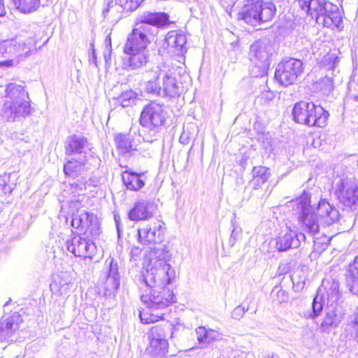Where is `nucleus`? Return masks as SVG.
I'll return each mask as SVG.
<instances>
[{
    "mask_svg": "<svg viewBox=\"0 0 358 358\" xmlns=\"http://www.w3.org/2000/svg\"><path fill=\"white\" fill-rule=\"evenodd\" d=\"M150 255L148 268L142 276L141 285L144 292L141 300L148 308L139 311L141 321L144 324L162 319L164 313L157 312L164 310L174 301L173 292L165 287L176 278L175 269L168 263L171 256L168 247L157 248Z\"/></svg>",
    "mask_w": 358,
    "mask_h": 358,
    "instance_id": "nucleus-1",
    "label": "nucleus"
},
{
    "mask_svg": "<svg viewBox=\"0 0 358 358\" xmlns=\"http://www.w3.org/2000/svg\"><path fill=\"white\" fill-rule=\"evenodd\" d=\"M169 15L165 13L145 12L138 17L124 45L122 68L138 71L147 65L150 53L148 45L157 35L159 29L169 24Z\"/></svg>",
    "mask_w": 358,
    "mask_h": 358,
    "instance_id": "nucleus-2",
    "label": "nucleus"
},
{
    "mask_svg": "<svg viewBox=\"0 0 358 358\" xmlns=\"http://www.w3.org/2000/svg\"><path fill=\"white\" fill-rule=\"evenodd\" d=\"M6 101L1 109V117L7 122H20L31 114L30 100L24 87L9 83L6 89Z\"/></svg>",
    "mask_w": 358,
    "mask_h": 358,
    "instance_id": "nucleus-3",
    "label": "nucleus"
},
{
    "mask_svg": "<svg viewBox=\"0 0 358 358\" xmlns=\"http://www.w3.org/2000/svg\"><path fill=\"white\" fill-rule=\"evenodd\" d=\"M36 41L32 38L20 40L17 38L0 42V57L6 58L0 62V67L10 68L25 61L34 50Z\"/></svg>",
    "mask_w": 358,
    "mask_h": 358,
    "instance_id": "nucleus-4",
    "label": "nucleus"
},
{
    "mask_svg": "<svg viewBox=\"0 0 358 358\" xmlns=\"http://www.w3.org/2000/svg\"><path fill=\"white\" fill-rule=\"evenodd\" d=\"M276 13L275 4L262 0H245L238 13V20L252 27L271 21Z\"/></svg>",
    "mask_w": 358,
    "mask_h": 358,
    "instance_id": "nucleus-5",
    "label": "nucleus"
},
{
    "mask_svg": "<svg viewBox=\"0 0 358 358\" xmlns=\"http://www.w3.org/2000/svg\"><path fill=\"white\" fill-rule=\"evenodd\" d=\"M166 119V112L163 105L155 101L146 104L141 113L140 124L148 130L143 140L152 143L157 140L159 134Z\"/></svg>",
    "mask_w": 358,
    "mask_h": 358,
    "instance_id": "nucleus-6",
    "label": "nucleus"
},
{
    "mask_svg": "<svg viewBox=\"0 0 358 358\" xmlns=\"http://www.w3.org/2000/svg\"><path fill=\"white\" fill-rule=\"evenodd\" d=\"M292 115L296 123L309 127H324L327 124L329 114L320 105L301 101L294 104Z\"/></svg>",
    "mask_w": 358,
    "mask_h": 358,
    "instance_id": "nucleus-7",
    "label": "nucleus"
},
{
    "mask_svg": "<svg viewBox=\"0 0 358 358\" xmlns=\"http://www.w3.org/2000/svg\"><path fill=\"white\" fill-rule=\"evenodd\" d=\"M293 210L299 214L298 221L300 227L303 232L311 236H315L319 233L321 225L320 219L314 212L313 207L310 204V195L304 192L299 198L293 201Z\"/></svg>",
    "mask_w": 358,
    "mask_h": 358,
    "instance_id": "nucleus-8",
    "label": "nucleus"
},
{
    "mask_svg": "<svg viewBox=\"0 0 358 358\" xmlns=\"http://www.w3.org/2000/svg\"><path fill=\"white\" fill-rule=\"evenodd\" d=\"M153 73L154 79L149 80L145 84V89L148 93L169 98L179 96L180 87L174 77L169 76L159 66H156Z\"/></svg>",
    "mask_w": 358,
    "mask_h": 358,
    "instance_id": "nucleus-9",
    "label": "nucleus"
},
{
    "mask_svg": "<svg viewBox=\"0 0 358 358\" xmlns=\"http://www.w3.org/2000/svg\"><path fill=\"white\" fill-rule=\"evenodd\" d=\"M273 52L272 43L266 38L255 41L250 48L248 57L255 64L252 70L253 76H263L270 66V57Z\"/></svg>",
    "mask_w": 358,
    "mask_h": 358,
    "instance_id": "nucleus-10",
    "label": "nucleus"
},
{
    "mask_svg": "<svg viewBox=\"0 0 358 358\" xmlns=\"http://www.w3.org/2000/svg\"><path fill=\"white\" fill-rule=\"evenodd\" d=\"M303 71L301 60L292 57L283 59L278 64L275 77L282 86L294 84Z\"/></svg>",
    "mask_w": 358,
    "mask_h": 358,
    "instance_id": "nucleus-11",
    "label": "nucleus"
},
{
    "mask_svg": "<svg viewBox=\"0 0 358 358\" xmlns=\"http://www.w3.org/2000/svg\"><path fill=\"white\" fill-rule=\"evenodd\" d=\"M335 194L344 206L355 210L358 207V187L347 178H341L336 184Z\"/></svg>",
    "mask_w": 358,
    "mask_h": 358,
    "instance_id": "nucleus-12",
    "label": "nucleus"
},
{
    "mask_svg": "<svg viewBox=\"0 0 358 358\" xmlns=\"http://www.w3.org/2000/svg\"><path fill=\"white\" fill-rule=\"evenodd\" d=\"M164 223L157 219L142 223L138 229L139 243L145 245L160 243L164 237Z\"/></svg>",
    "mask_w": 358,
    "mask_h": 358,
    "instance_id": "nucleus-13",
    "label": "nucleus"
},
{
    "mask_svg": "<svg viewBox=\"0 0 358 358\" xmlns=\"http://www.w3.org/2000/svg\"><path fill=\"white\" fill-rule=\"evenodd\" d=\"M66 247L76 257L83 258L92 259L96 250V245L93 243L79 234H74L66 241Z\"/></svg>",
    "mask_w": 358,
    "mask_h": 358,
    "instance_id": "nucleus-14",
    "label": "nucleus"
},
{
    "mask_svg": "<svg viewBox=\"0 0 358 358\" xmlns=\"http://www.w3.org/2000/svg\"><path fill=\"white\" fill-rule=\"evenodd\" d=\"M22 320L17 313H13L6 319L0 322V342H13L17 341L20 325Z\"/></svg>",
    "mask_w": 358,
    "mask_h": 358,
    "instance_id": "nucleus-15",
    "label": "nucleus"
},
{
    "mask_svg": "<svg viewBox=\"0 0 358 358\" xmlns=\"http://www.w3.org/2000/svg\"><path fill=\"white\" fill-rule=\"evenodd\" d=\"M90 150L87 139L85 137L72 135L66 139L65 153L69 156L78 155V157H83L84 155L88 157L87 154H89L94 162L96 163L98 160L90 155Z\"/></svg>",
    "mask_w": 358,
    "mask_h": 358,
    "instance_id": "nucleus-16",
    "label": "nucleus"
},
{
    "mask_svg": "<svg viewBox=\"0 0 358 358\" xmlns=\"http://www.w3.org/2000/svg\"><path fill=\"white\" fill-rule=\"evenodd\" d=\"M108 262L107 275L103 284L104 296L106 297H115L120 287V277L118 272V265L113 259L106 260Z\"/></svg>",
    "mask_w": 358,
    "mask_h": 358,
    "instance_id": "nucleus-17",
    "label": "nucleus"
},
{
    "mask_svg": "<svg viewBox=\"0 0 358 358\" xmlns=\"http://www.w3.org/2000/svg\"><path fill=\"white\" fill-rule=\"evenodd\" d=\"M322 227H326L336 223L341 215L338 210L326 199H321L316 207Z\"/></svg>",
    "mask_w": 358,
    "mask_h": 358,
    "instance_id": "nucleus-18",
    "label": "nucleus"
},
{
    "mask_svg": "<svg viewBox=\"0 0 358 358\" xmlns=\"http://www.w3.org/2000/svg\"><path fill=\"white\" fill-rule=\"evenodd\" d=\"M323 17V24L328 28L340 29L342 24L341 13L337 5L324 0L320 17Z\"/></svg>",
    "mask_w": 358,
    "mask_h": 358,
    "instance_id": "nucleus-19",
    "label": "nucleus"
},
{
    "mask_svg": "<svg viewBox=\"0 0 358 358\" xmlns=\"http://www.w3.org/2000/svg\"><path fill=\"white\" fill-rule=\"evenodd\" d=\"M157 206L150 200H140L135 203L129 213V218L132 221L146 220L156 213Z\"/></svg>",
    "mask_w": 358,
    "mask_h": 358,
    "instance_id": "nucleus-20",
    "label": "nucleus"
},
{
    "mask_svg": "<svg viewBox=\"0 0 358 358\" xmlns=\"http://www.w3.org/2000/svg\"><path fill=\"white\" fill-rule=\"evenodd\" d=\"M343 318V313L341 308L337 306L331 304L325 310V315L321 322L320 329L322 332H330L336 329Z\"/></svg>",
    "mask_w": 358,
    "mask_h": 358,
    "instance_id": "nucleus-21",
    "label": "nucleus"
},
{
    "mask_svg": "<svg viewBox=\"0 0 358 358\" xmlns=\"http://www.w3.org/2000/svg\"><path fill=\"white\" fill-rule=\"evenodd\" d=\"M305 239L306 236L303 233L298 234L290 230L275 239V247L278 252L287 251L289 249L299 248L301 240Z\"/></svg>",
    "mask_w": 358,
    "mask_h": 358,
    "instance_id": "nucleus-22",
    "label": "nucleus"
},
{
    "mask_svg": "<svg viewBox=\"0 0 358 358\" xmlns=\"http://www.w3.org/2000/svg\"><path fill=\"white\" fill-rule=\"evenodd\" d=\"M165 43L171 48V51L178 56H183L187 52V38L182 33L169 31L165 37Z\"/></svg>",
    "mask_w": 358,
    "mask_h": 358,
    "instance_id": "nucleus-23",
    "label": "nucleus"
},
{
    "mask_svg": "<svg viewBox=\"0 0 358 358\" xmlns=\"http://www.w3.org/2000/svg\"><path fill=\"white\" fill-rule=\"evenodd\" d=\"M88 160L87 156L85 155L83 157L71 158L64 165V174L73 178H77L84 171L85 166L87 164Z\"/></svg>",
    "mask_w": 358,
    "mask_h": 358,
    "instance_id": "nucleus-24",
    "label": "nucleus"
},
{
    "mask_svg": "<svg viewBox=\"0 0 358 358\" xmlns=\"http://www.w3.org/2000/svg\"><path fill=\"white\" fill-rule=\"evenodd\" d=\"M173 325L168 322L164 321L160 324L153 326L150 329V339H156L157 341H167L168 338H171L173 334Z\"/></svg>",
    "mask_w": 358,
    "mask_h": 358,
    "instance_id": "nucleus-25",
    "label": "nucleus"
},
{
    "mask_svg": "<svg viewBox=\"0 0 358 358\" xmlns=\"http://www.w3.org/2000/svg\"><path fill=\"white\" fill-rule=\"evenodd\" d=\"M345 282L350 292L358 295V255L348 266L345 273Z\"/></svg>",
    "mask_w": 358,
    "mask_h": 358,
    "instance_id": "nucleus-26",
    "label": "nucleus"
},
{
    "mask_svg": "<svg viewBox=\"0 0 358 358\" xmlns=\"http://www.w3.org/2000/svg\"><path fill=\"white\" fill-rule=\"evenodd\" d=\"M142 177V174L129 172L127 171H124L122 174V178L124 186L127 189L131 191H138L145 185V182Z\"/></svg>",
    "mask_w": 358,
    "mask_h": 358,
    "instance_id": "nucleus-27",
    "label": "nucleus"
},
{
    "mask_svg": "<svg viewBox=\"0 0 358 358\" xmlns=\"http://www.w3.org/2000/svg\"><path fill=\"white\" fill-rule=\"evenodd\" d=\"M168 352V342L150 339V345L146 349L145 355L151 358H164Z\"/></svg>",
    "mask_w": 358,
    "mask_h": 358,
    "instance_id": "nucleus-28",
    "label": "nucleus"
},
{
    "mask_svg": "<svg viewBox=\"0 0 358 358\" xmlns=\"http://www.w3.org/2000/svg\"><path fill=\"white\" fill-rule=\"evenodd\" d=\"M324 1V0H298V4L301 10L312 17H315L317 21Z\"/></svg>",
    "mask_w": 358,
    "mask_h": 358,
    "instance_id": "nucleus-29",
    "label": "nucleus"
},
{
    "mask_svg": "<svg viewBox=\"0 0 358 358\" xmlns=\"http://www.w3.org/2000/svg\"><path fill=\"white\" fill-rule=\"evenodd\" d=\"M252 175L253 176L251 183L255 189L261 188L271 176L269 169L263 166L254 167L252 170Z\"/></svg>",
    "mask_w": 358,
    "mask_h": 358,
    "instance_id": "nucleus-30",
    "label": "nucleus"
},
{
    "mask_svg": "<svg viewBox=\"0 0 358 358\" xmlns=\"http://www.w3.org/2000/svg\"><path fill=\"white\" fill-rule=\"evenodd\" d=\"M144 0H118V3H113L112 0H108L107 3V9L104 13L108 12L111 8H123L126 12H132L137 9Z\"/></svg>",
    "mask_w": 358,
    "mask_h": 358,
    "instance_id": "nucleus-31",
    "label": "nucleus"
},
{
    "mask_svg": "<svg viewBox=\"0 0 358 358\" xmlns=\"http://www.w3.org/2000/svg\"><path fill=\"white\" fill-rule=\"evenodd\" d=\"M114 141L120 154L126 155L134 149L130 135L119 134L115 136Z\"/></svg>",
    "mask_w": 358,
    "mask_h": 358,
    "instance_id": "nucleus-32",
    "label": "nucleus"
},
{
    "mask_svg": "<svg viewBox=\"0 0 358 358\" xmlns=\"http://www.w3.org/2000/svg\"><path fill=\"white\" fill-rule=\"evenodd\" d=\"M15 8L22 13H31L41 6V0H12Z\"/></svg>",
    "mask_w": 358,
    "mask_h": 358,
    "instance_id": "nucleus-33",
    "label": "nucleus"
},
{
    "mask_svg": "<svg viewBox=\"0 0 358 358\" xmlns=\"http://www.w3.org/2000/svg\"><path fill=\"white\" fill-rule=\"evenodd\" d=\"M195 333L200 344H208L214 341L218 336L217 333L212 329H206L204 327H199Z\"/></svg>",
    "mask_w": 358,
    "mask_h": 358,
    "instance_id": "nucleus-34",
    "label": "nucleus"
},
{
    "mask_svg": "<svg viewBox=\"0 0 358 358\" xmlns=\"http://www.w3.org/2000/svg\"><path fill=\"white\" fill-rule=\"evenodd\" d=\"M137 101L136 93L130 90L122 92L118 97L115 99V104L120 105L122 108H127L135 105Z\"/></svg>",
    "mask_w": 358,
    "mask_h": 358,
    "instance_id": "nucleus-35",
    "label": "nucleus"
},
{
    "mask_svg": "<svg viewBox=\"0 0 358 358\" xmlns=\"http://www.w3.org/2000/svg\"><path fill=\"white\" fill-rule=\"evenodd\" d=\"M92 216L88 213H83L75 216L72 220V226L76 228H82L87 230L92 224Z\"/></svg>",
    "mask_w": 358,
    "mask_h": 358,
    "instance_id": "nucleus-36",
    "label": "nucleus"
},
{
    "mask_svg": "<svg viewBox=\"0 0 358 358\" xmlns=\"http://www.w3.org/2000/svg\"><path fill=\"white\" fill-rule=\"evenodd\" d=\"M324 308V298L322 295L318 293L314 297L312 302V311L308 315V317L315 318L318 317Z\"/></svg>",
    "mask_w": 358,
    "mask_h": 358,
    "instance_id": "nucleus-37",
    "label": "nucleus"
},
{
    "mask_svg": "<svg viewBox=\"0 0 358 358\" xmlns=\"http://www.w3.org/2000/svg\"><path fill=\"white\" fill-rule=\"evenodd\" d=\"M327 293L329 298L333 301H336L339 296V282L334 280L330 287L327 288Z\"/></svg>",
    "mask_w": 358,
    "mask_h": 358,
    "instance_id": "nucleus-38",
    "label": "nucleus"
},
{
    "mask_svg": "<svg viewBox=\"0 0 358 358\" xmlns=\"http://www.w3.org/2000/svg\"><path fill=\"white\" fill-rule=\"evenodd\" d=\"M349 324L353 328L354 336L358 335V307L355 309L352 315L350 316Z\"/></svg>",
    "mask_w": 358,
    "mask_h": 358,
    "instance_id": "nucleus-39",
    "label": "nucleus"
},
{
    "mask_svg": "<svg viewBox=\"0 0 358 358\" xmlns=\"http://www.w3.org/2000/svg\"><path fill=\"white\" fill-rule=\"evenodd\" d=\"M107 7L103 10V15L104 17H106L108 15H110V17H114L115 19H120V13L124 10L123 8H119V11H117V8H111L108 12L104 13Z\"/></svg>",
    "mask_w": 358,
    "mask_h": 358,
    "instance_id": "nucleus-40",
    "label": "nucleus"
},
{
    "mask_svg": "<svg viewBox=\"0 0 358 358\" xmlns=\"http://www.w3.org/2000/svg\"><path fill=\"white\" fill-rule=\"evenodd\" d=\"M324 62H329V69H334L338 64V57L334 54H328L324 57Z\"/></svg>",
    "mask_w": 358,
    "mask_h": 358,
    "instance_id": "nucleus-41",
    "label": "nucleus"
},
{
    "mask_svg": "<svg viewBox=\"0 0 358 358\" xmlns=\"http://www.w3.org/2000/svg\"><path fill=\"white\" fill-rule=\"evenodd\" d=\"M245 313V309L242 306H236L231 312V317L234 320H239L243 317Z\"/></svg>",
    "mask_w": 358,
    "mask_h": 358,
    "instance_id": "nucleus-42",
    "label": "nucleus"
},
{
    "mask_svg": "<svg viewBox=\"0 0 358 358\" xmlns=\"http://www.w3.org/2000/svg\"><path fill=\"white\" fill-rule=\"evenodd\" d=\"M322 83L326 85V87L324 90V94L329 93L331 92V90H332V85H333L332 80L329 78L327 77L322 80Z\"/></svg>",
    "mask_w": 358,
    "mask_h": 358,
    "instance_id": "nucleus-43",
    "label": "nucleus"
},
{
    "mask_svg": "<svg viewBox=\"0 0 358 358\" xmlns=\"http://www.w3.org/2000/svg\"><path fill=\"white\" fill-rule=\"evenodd\" d=\"M189 135L188 132H186L185 131H183L181 134L179 141L183 145H187L189 143Z\"/></svg>",
    "mask_w": 358,
    "mask_h": 358,
    "instance_id": "nucleus-44",
    "label": "nucleus"
},
{
    "mask_svg": "<svg viewBox=\"0 0 358 358\" xmlns=\"http://www.w3.org/2000/svg\"><path fill=\"white\" fill-rule=\"evenodd\" d=\"M276 295L279 298V303H282V301H285L287 298L285 291L281 289H279L276 291Z\"/></svg>",
    "mask_w": 358,
    "mask_h": 358,
    "instance_id": "nucleus-45",
    "label": "nucleus"
},
{
    "mask_svg": "<svg viewBox=\"0 0 358 358\" xmlns=\"http://www.w3.org/2000/svg\"><path fill=\"white\" fill-rule=\"evenodd\" d=\"M91 45L93 46V45ZM89 62H90V64H93L95 66H97L96 55V52H95V49L94 47L92 48V52L90 54Z\"/></svg>",
    "mask_w": 358,
    "mask_h": 358,
    "instance_id": "nucleus-46",
    "label": "nucleus"
},
{
    "mask_svg": "<svg viewBox=\"0 0 358 358\" xmlns=\"http://www.w3.org/2000/svg\"><path fill=\"white\" fill-rule=\"evenodd\" d=\"M105 46L106 50H112L111 38L109 35L105 38Z\"/></svg>",
    "mask_w": 358,
    "mask_h": 358,
    "instance_id": "nucleus-47",
    "label": "nucleus"
},
{
    "mask_svg": "<svg viewBox=\"0 0 358 358\" xmlns=\"http://www.w3.org/2000/svg\"><path fill=\"white\" fill-rule=\"evenodd\" d=\"M6 13V12L3 0H0V17L4 16Z\"/></svg>",
    "mask_w": 358,
    "mask_h": 358,
    "instance_id": "nucleus-48",
    "label": "nucleus"
},
{
    "mask_svg": "<svg viewBox=\"0 0 358 358\" xmlns=\"http://www.w3.org/2000/svg\"><path fill=\"white\" fill-rule=\"evenodd\" d=\"M108 52L106 53V52H104V55H103V57H104V59L106 61V63H108L109 61L110 60V57H111V51L112 50H107Z\"/></svg>",
    "mask_w": 358,
    "mask_h": 358,
    "instance_id": "nucleus-49",
    "label": "nucleus"
},
{
    "mask_svg": "<svg viewBox=\"0 0 358 358\" xmlns=\"http://www.w3.org/2000/svg\"><path fill=\"white\" fill-rule=\"evenodd\" d=\"M3 190L5 192V193H6L7 192L11 193L12 188L10 187H8V188H7V185L4 184L3 187Z\"/></svg>",
    "mask_w": 358,
    "mask_h": 358,
    "instance_id": "nucleus-50",
    "label": "nucleus"
},
{
    "mask_svg": "<svg viewBox=\"0 0 358 358\" xmlns=\"http://www.w3.org/2000/svg\"><path fill=\"white\" fill-rule=\"evenodd\" d=\"M349 96H350V98L353 99L355 101H358V94H354L350 92Z\"/></svg>",
    "mask_w": 358,
    "mask_h": 358,
    "instance_id": "nucleus-51",
    "label": "nucleus"
},
{
    "mask_svg": "<svg viewBox=\"0 0 358 358\" xmlns=\"http://www.w3.org/2000/svg\"><path fill=\"white\" fill-rule=\"evenodd\" d=\"M354 339L358 343V334L357 335H355Z\"/></svg>",
    "mask_w": 358,
    "mask_h": 358,
    "instance_id": "nucleus-52",
    "label": "nucleus"
},
{
    "mask_svg": "<svg viewBox=\"0 0 358 358\" xmlns=\"http://www.w3.org/2000/svg\"><path fill=\"white\" fill-rule=\"evenodd\" d=\"M275 292V289H273L272 290V294H273Z\"/></svg>",
    "mask_w": 358,
    "mask_h": 358,
    "instance_id": "nucleus-53",
    "label": "nucleus"
},
{
    "mask_svg": "<svg viewBox=\"0 0 358 358\" xmlns=\"http://www.w3.org/2000/svg\"><path fill=\"white\" fill-rule=\"evenodd\" d=\"M135 250L138 251V249H135ZM134 250L132 251V254H134Z\"/></svg>",
    "mask_w": 358,
    "mask_h": 358,
    "instance_id": "nucleus-54",
    "label": "nucleus"
}]
</instances>
